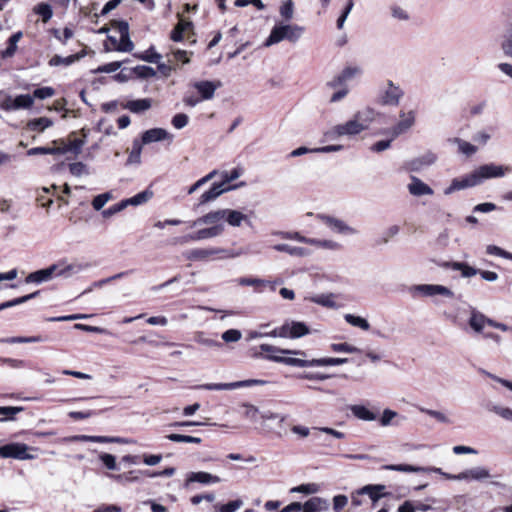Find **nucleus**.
<instances>
[{"mask_svg": "<svg viewBox=\"0 0 512 512\" xmlns=\"http://www.w3.org/2000/svg\"><path fill=\"white\" fill-rule=\"evenodd\" d=\"M168 137H169V133L163 128L149 129V130L143 132V134L141 136V140L135 139L133 141L132 155L134 153L139 154L143 144H150L153 142L165 140Z\"/></svg>", "mask_w": 512, "mask_h": 512, "instance_id": "9d476101", "label": "nucleus"}, {"mask_svg": "<svg viewBox=\"0 0 512 512\" xmlns=\"http://www.w3.org/2000/svg\"><path fill=\"white\" fill-rule=\"evenodd\" d=\"M23 410V407L0 406V415L5 416V420H13L14 416Z\"/></svg>", "mask_w": 512, "mask_h": 512, "instance_id": "bf43d9fd", "label": "nucleus"}, {"mask_svg": "<svg viewBox=\"0 0 512 512\" xmlns=\"http://www.w3.org/2000/svg\"><path fill=\"white\" fill-rule=\"evenodd\" d=\"M273 249L278 252H285L291 256L304 257L309 254V251L304 247L291 246L289 244H276Z\"/></svg>", "mask_w": 512, "mask_h": 512, "instance_id": "72a5a7b5", "label": "nucleus"}, {"mask_svg": "<svg viewBox=\"0 0 512 512\" xmlns=\"http://www.w3.org/2000/svg\"><path fill=\"white\" fill-rule=\"evenodd\" d=\"M360 73L359 68L357 67H346L342 70L340 74L334 77L331 81L327 83V85L331 88H337L340 86H344L346 82L352 79L355 75Z\"/></svg>", "mask_w": 512, "mask_h": 512, "instance_id": "6ab92c4d", "label": "nucleus"}, {"mask_svg": "<svg viewBox=\"0 0 512 512\" xmlns=\"http://www.w3.org/2000/svg\"><path fill=\"white\" fill-rule=\"evenodd\" d=\"M178 23L174 26L170 32V39L173 42H182L185 34L187 38H190V34L194 35V25L192 21L184 19L181 14H177Z\"/></svg>", "mask_w": 512, "mask_h": 512, "instance_id": "f8f14e48", "label": "nucleus"}, {"mask_svg": "<svg viewBox=\"0 0 512 512\" xmlns=\"http://www.w3.org/2000/svg\"><path fill=\"white\" fill-rule=\"evenodd\" d=\"M34 13L41 16L42 22L47 23L53 16L52 8L47 3H39L34 7Z\"/></svg>", "mask_w": 512, "mask_h": 512, "instance_id": "de8ad7c7", "label": "nucleus"}, {"mask_svg": "<svg viewBox=\"0 0 512 512\" xmlns=\"http://www.w3.org/2000/svg\"><path fill=\"white\" fill-rule=\"evenodd\" d=\"M108 40L113 44L115 50L120 52H131L134 48L129 33L122 34L119 41L112 36H109Z\"/></svg>", "mask_w": 512, "mask_h": 512, "instance_id": "473e14b6", "label": "nucleus"}, {"mask_svg": "<svg viewBox=\"0 0 512 512\" xmlns=\"http://www.w3.org/2000/svg\"><path fill=\"white\" fill-rule=\"evenodd\" d=\"M310 333L309 327L300 321H286L280 327H276L271 332H269V337H280V338H290L297 339L308 335Z\"/></svg>", "mask_w": 512, "mask_h": 512, "instance_id": "423d86ee", "label": "nucleus"}, {"mask_svg": "<svg viewBox=\"0 0 512 512\" xmlns=\"http://www.w3.org/2000/svg\"><path fill=\"white\" fill-rule=\"evenodd\" d=\"M219 84L220 83L215 84L212 81L204 80L194 83V88L201 95L202 100H209L213 98Z\"/></svg>", "mask_w": 512, "mask_h": 512, "instance_id": "b1692460", "label": "nucleus"}, {"mask_svg": "<svg viewBox=\"0 0 512 512\" xmlns=\"http://www.w3.org/2000/svg\"><path fill=\"white\" fill-rule=\"evenodd\" d=\"M69 171L72 175L77 177L89 173L88 168L84 162H70Z\"/></svg>", "mask_w": 512, "mask_h": 512, "instance_id": "052dcab7", "label": "nucleus"}, {"mask_svg": "<svg viewBox=\"0 0 512 512\" xmlns=\"http://www.w3.org/2000/svg\"><path fill=\"white\" fill-rule=\"evenodd\" d=\"M490 477V472L488 469L484 467H475L466 471L459 473V480H468L473 479L477 481H481Z\"/></svg>", "mask_w": 512, "mask_h": 512, "instance_id": "cd10ccee", "label": "nucleus"}, {"mask_svg": "<svg viewBox=\"0 0 512 512\" xmlns=\"http://www.w3.org/2000/svg\"><path fill=\"white\" fill-rule=\"evenodd\" d=\"M14 110L29 109L32 107L34 100L29 94L18 95L14 98Z\"/></svg>", "mask_w": 512, "mask_h": 512, "instance_id": "09e8293b", "label": "nucleus"}, {"mask_svg": "<svg viewBox=\"0 0 512 512\" xmlns=\"http://www.w3.org/2000/svg\"><path fill=\"white\" fill-rule=\"evenodd\" d=\"M341 149V146L329 145L319 148L308 149L307 147H299L290 152L289 157H298L308 152H330Z\"/></svg>", "mask_w": 512, "mask_h": 512, "instance_id": "4c0bfd02", "label": "nucleus"}, {"mask_svg": "<svg viewBox=\"0 0 512 512\" xmlns=\"http://www.w3.org/2000/svg\"><path fill=\"white\" fill-rule=\"evenodd\" d=\"M193 52H188L186 50L177 49L172 52V56L175 62L181 64H188L191 60V56Z\"/></svg>", "mask_w": 512, "mask_h": 512, "instance_id": "864d4df0", "label": "nucleus"}, {"mask_svg": "<svg viewBox=\"0 0 512 512\" xmlns=\"http://www.w3.org/2000/svg\"><path fill=\"white\" fill-rule=\"evenodd\" d=\"M221 481L220 477L216 475H212L208 472H191L188 474V477L186 479V485L192 482H198L202 484H209V483H219Z\"/></svg>", "mask_w": 512, "mask_h": 512, "instance_id": "a878e982", "label": "nucleus"}, {"mask_svg": "<svg viewBox=\"0 0 512 512\" xmlns=\"http://www.w3.org/2000/svg\"><path fill=\"white\" fill-rule=\"evenodd\" d=\"M267 381L260 379H248L231 383H206L197 386L198 389L203 390H233L242 387H251L255 385H264Z\"/></svg>", "mask_w": 512, "mask_h": 512, "instance_id": "1a4fd4ad", "label": "nucleus"}, {"mask_svg": "<svg viewBox=\"0 0 512 512\" xmlns=\"http://www.w3.org/2000/svg\"><path fill=\"white\" fill-rule=\"evenodd\" d=\"M53 266L57 267V270L55 271V276H60L64 278H70L73 275H76L91 267L89 263L73 262L70 264H66L64 261L55 263L53 264Z\"/></svg>", "mask_w": 512, "mask_h": 512, "instance_id": "ddd939ff", "label": "nucleus"}, {"mask_svg": "<svg viewBox=\"0 0 512 512\" xmlns=\"http://www.w3.org/2000/svg\"><path fill=\"white\" fill-rule=\"evenodd\" d=\"M304 28L298 25H275L265 41L266 46L279 43L283 40L296 42L303 34Z\"/></svg>", "mask_w": 512, "mask_h": 512, "instance_id": "39448f33", "label": "nucleus"}, {"mask_svg": "<svg viewBox=\"0 0 512 512\" xmlns=\"http://www.w3.org/2000/svg\"><path fill=\"white\" fill-rule=\"evenodd\" d=\"M242 333L237 329H228L222 334L223 341L229 342H237L241 339Z\"/></svg>", "mask_w": 512, "mask_h": 512, "instance_id": "338daca9", "label": "nucleus"}, {"mask_svg": "<svg viewBox=\"0 0 512 512\" xmlns=\"http://www.w3.org/2000/svg\"><path fill=\"white\" fill-rule=\"evenodd\" d=\"M23 38V32L17 31L13 33L6 41V48L0 51L1 59H9L14 57L18 50V42Z\"/></svg>", "mask_w": 512, "mask_h": 512, "instance_id": "a211bd4d", "label": "nucleus"}, {"mask_svg": "<svg viewBox=\"0 0 512 512\" xmlns=\"http://www.w3.org/2000/svg\"><path fill=\"white\" fill-rule=\"evenodd\" d=\"M350 410L355 417L364 421H374L377 418L376 414L364 405H353Z\"/></svg>", "mask_w": 512, "mask_h": 512, "instance_id": "e433bc0d", "label": "nucleus"}, {"mask_svg": "<svg viewBox=\"0 0 512 512\" xmlns=\"http://www.w3.org/2000/svg\"><path fill=\"white\" fill-rule=\"evenodd\" d=\"M487 316L482 312L478 311L476 308H471L470 317L468 320V324L476 333H482L484 327L486 326Z\"/></svg>", "mask_w": 512, "mask_h": 512, "instance_id": "4be33fe9", "label": "nucleus"}, {"mask_svg": "<svg viewBox=\"0 0 512 512\" xmlns=\"http://www.w3.org/2000/svg\"><path fill=\"white\" fill-rule=\"evenodd\" d=\"M344 319L350 325L358 327L364 331H367L370 329L369 322L363 317L356 316L354 314H345Z\"/></svg>", "mask_w": 512, "mask_h": 512, "instance_id": "c03bdc74", "label": "nucleus"}, {"mask_svg": "<svg viewBox=\"0 0 512 512\" xmlns=\"http://www.w3.org/2000/svg\"><path fill=\"white\" fill-rule=\"evenodd\" d=\"M408 190L410 194L414 196L433 194L432 188L416 177H412V182L408 185Z\"/></svg>", "mask_w": 512, "mask_h": 512, "instance_id": "7c9ffc66", "label": "nucleus"}, {"mask_svg": "<svg viewBox=\"0 0 512 512\" xmlns=\"http://www.w3.org/2000/svg\"><path fill=\"white\" fill-rule=\"evenodd\" d=\"M387 85L388 87L379 97L378 103L381 105L397 106L400 98L403 96V91L390 80Z\"/></svg>", "mask_w": 512, "mask_h": 512, "instance_id": "4468645a", "label": "nucleus"}, {"mask_svg": "<svg viewBox=\"0 0 512 512\" xmlns=\"http://www.w3.org/2000/svg\"><path fill=\"white\" fill-rule=\"evenodd\" d=\"M53 122L47 117H40L28 122V128L32 131L42 132L46 128L50 127Z\"/></svg>", "mask_w": 512, "mask_h": 512, "instance_id": "a18cd8bd", "label": "nucleus"}, {"mask_svg": "<svg viewBox=\"0 0 512 512\" xmlns=\"http://www.w3.org/2000/svg\"><path fill=\"white\" fill-rule=\"evenodd\" d=\"M400 117L401 120L393 127V136H398L402 133H405L414 125L415 114L413 111L402 113Z\"/></svg>", "mask_w": 512, "mask_h": 512, "instance_id": "5701e85b", "label": "nucleus"}, {"mask_svg": "<svg viewBox=\"0 0 512 512\" xmlns=\"http://www.w3.org/2000/svg\"><path fill=\"white\" fill-rule=\"evenodd\" d=\"M57 270L56 266L50 265L47 268L40 269L34 272L29 273L25 278V283L30 284H41L43 282H47L55 276V271Z\"/></svg>", "mask_w": 512, "mask_h": 512, "instance_id": "dca6fc26", "label": "nucleus"}, {"mask_svg": "<svg viewBox=\"0 0 512 512\" xmlns=\"http://www.w3.org/2000/svg\"><path fill=\"white\" fill-rule=\"evenodd\" d=\"M331 349L334 352H345V353H360L361 350L353 345H350L346 342L344 343H333L331 344Z\"/></svg>", "mask_w": 512, "mask_h": 512, "instance_id": "3c124183", "label": "nucleus"}, {"mask_svg": "<svg viewBox=\"0 0 512 512\" xmlns=\"http://www.w3.org/2000/svg\"><path fill=\"white\" fill-rule=\"evenodd\" d=\"M224 229V223H219L213 226L211 225L207 228L200 229L195 232L196 241L220 236L224 232Z\"/></svg>", "mask_w": 512, "mask_h": 512, "instance_id": "c85d7f7f", "label": "nucleus"}, {"mask_svg": "<svg viewBox=\"0 0 512 512\" xmlns=\"http://www.w3.org/2000/svg\"><path fill=\"white\" fill-rule=\"evenodd\" d=\"M243 505L240 499L229 501L228 503L219 507V512H235Z\"/></svg>", "mask_w": 512, "mask_h": 512, "instance_id": "774afa93", "label": "nucleus"}, {"mask_svg": "<svg viewBox=\"0 0 512 512\" xmlns=\"http://www.w3.org/2000/svg\"><path fill=\"white\" fill-rule=\"evenodd\" d=\"M239 176H240V171L237 168L233 169L230 173L224 172L222 174V180L220 182L213 183L212 186L210 187V189L205 191L200 196L198 203L195 204V206H194V210L199 209L201 206H203L206 203L214 201L216 198H218L224 192L231 190L233 188L232 186L225 187V185L230 183L231 181L237 179Z\"/></svg>", "mask_w": 512, "mask_h": 512, "instance_id": "20e7f679", "label": "nucleus"}, {"mask_svg": "<svg viewBox=\"0 0 512 512\" xmlns=\"http://www.w3.org/2000/svg\"><path fill=\"white\" fill-rule=\"evenodd\" d=\"M152 106V100L150 98H143L137 100L127 101L126 104L123 105L124 109L129 110L132 113H142Z\"/></svg>", "mask_w": 512, "mask_h": 512, "instance_id": "c756f323", "label": "nucleus"}, {"mask_svg": "<svg viewBox=\"0 0 512 512\" xmlns=\"http://www.w3.org/2000/svg\"><path fill=\"white\" fill-rule=\"evenodd\" d=\"M221 250L218 249H204L196 248L190 250L186 254V258L189 260H204L212 255L218 254Z\"/></svg>", "mask_w": 512, "mask_h": 512, "instance_id": "f704fd0d", "label": "nucleus"}, {"mask_svg": "<svg viewBox=\"0 0 512 512\" xmlns=\"http://www.w3.org/2000/svg\"><path fill=\"white\" fill-rule=\"evenodd\" d=\"M399 233V227L397 225L390 226L384 233L383 236L376 241L377 245L388 243L389 239Z\"/></svg>", "mask_w": 512, "mask_h": 512, "instance_id": "69168bd1", "label": "nucleus"}, {"mask_svg": "<svg viewBox=\"0 0 512 512\" xmlns=\"http://www.w3.org/2000/svg\"><path fill=\"white\" fill-rule=\"evenodd\" d=\"M47 339L41 335L23 337V336H15V337H7L0 338V343L7 344H18V343H36V342H45Z\"/></svg>", "mask_w": 512, "mask_h": 512, "instance_id": "c9c22d12", "label": "nucleus"}, {"mask_svg": "<svg viewBox=\"0 0 512 512\" xmlns=\"http://www.w3.org/2000/svg\"><path fill=\"white\" fill-rule=\"evenodd\" d=\"M440 266L461 272L464 278H470L478 274L479 269L470 266L466 262H444Z\"/></svg>", "mask_w": 512, "mask_h": 512, "instance_id": "aec40b11", "label": "nucleus"}, {"mask_svg": "<svg viewBox=\"0 0 512 512\" xmlns=\"http://www.w3.org/2000/svg\"><path fill=\"white\" fill-rule=\"evenodd\" d=\"M412 292H416L425 297L442 295L447 298H453L454 292L446 286L439 284H418L411 287Z\"/></svg>", "mask_w": 512, "mask_h": 512, "instance_id": "9b49d317", "label": "nucleus"}, {"mask_svg": "<svg viewBox=\"0 0 512 512\" xmlns=\"http://www.w3.org/2000/svg\"><path fill=\"white\" fill-rule=\"evenodd\" d=\"M313 430L317 431V433H315V438L317 440H321L320 439V436L318 433H326L328 435H331L337 439H343L345 437V434L343 432H340L338 430H335L333 428H330V427H314Z\"/></svg>", "mask_w": 512, "mask_h": 512, "instance_id": "5fc2aeb1", "label": "nucleus"}, {"mask_svg": "<svg viewBox=\"0 0 512 512\" xmlns=\"http://www.w3.org/2000/svg\"><path fill=\"white\" fill-rule=\"evenodd\" d=\"M259 349L260 352H255L253 357L263 358L272 362H275V359H280L282 355H298L302 357L306 356V352L303 350L282 349L270 344H261Z\"/></svg>", "mask_w": 512, "mask_h": 512, "instance_id": "0eeeda50", "label": "nucleus"}, {"mask_svg": "<svg viewBox=\"0 0 512 512\" xmlns=\"http://www.w3.org/2000/svg\"><path fill=\"white\" fill-rule=\"evenodd\" d=\"M238 284L241 286H253L260 287L265 286L268 282L259 278L253 277H241L237 280Z\"/></svg>", "mask_w": 512, "mask_h": 512, "instance_id": "13d9d810", "label": "nucleus"}, {"mask_svg": "<svg viewBox=\"0 0 512 512\" xmlns=\"http://www.w3.org/2000/svg\"><path fill=\"white\" fill-rule=\"evenodd\" d=\"M225 221V209L213 210L193 221L192 227L200 225H216Z\"/></svg>", "mask_w": 512, "mask_h": 512, "instance_id": "f3484780", "label": "nucleus"}, {"mask_svg": "<svg viewBox=\"0 0 512 512\" xmlns=\"http://www.w3.org/2000/svg\"><path fill=\"white\" fill-rule=\"evenodd\" d=\"M29 447L24 443L12 442L0 447V457L18 460H31L35 456L27 453Z\"/></svg>", "mask_w": 512, "mask_h": 512, "instance_id": "6e6552de", "label": "nucleus"}, {"mask_svg": "<svg viewBox=\"0 0 512 512\" xmlns=\"http://www.w3.org/2000/svg\"><path fill=\"white\" fill-rule=\"evenodd\" d=\"M511 172L512 169L509 166L485 164L475 169L470 174L460 178H454L450 186L444 190V194L449 195L458 190L475 187L482 184L487 179L500 178Z\"/></svg>", "mask_w": 512, "mask_h": 512, "instance_id": "f257e3e1", "label": "nucleus"}, {"mask_svg": "<svg viewBox=\"0 0 512 512\" xmlns=\"http://www.w3.org/2000/svg\"><path fill=\"white\" fill-rule=\"evenodd\" d=\"M375 115V111L371 108L358 111L354 115L353 119L347 121L344 124L334 126L330 131L327 132L326 135L330 138L358 135L362 131L369 128L370 124L375 119Z\"/></svg>", "mask_w": 512, "mask_h": 512, "instance_id": "7ed1b4c3", "label": "nucleus"}, {"mask_svg": "<svg viewBox=\"0 0 512 512\" xmlns=\"http://www.w3.org/2000/svg\"><path fill=\"white\" fill-rule=\"evenodd\" d=\"M111 194L109 192L99 194L96 197H94L92 201V206L96 211L101 210L104 205L111 199Z\"/></svg>", "mask_w": 512, "mask_h": 512, "instance_id": "680f3d73", "label": "nucleus"}, {"mask_svg": "<svg viewBox=\"0 0 512 512\" xmlns=\"http://www.w3.org/2000/svg\"><path fill=\"white\" fill-rule=\"evenodd\" d=\"M39 294H40V291L38 290L33 293L0 303V311L23 304V303H26L27 301L36 298Z\"/></svg>", "mask_w": 512, "mask_h": 512, "instance_id": "58836bf2", "label": "nucleus"}, {"mask_svg": "<svg viewBox=\"0 0 512 512\" xmlns=\"http://www.w3.org/2000/svg\"><path fill=\"white\" fill-rule=\"evenodd\" d=\"M275 362L293 367H312L311 360H305L295 357L281 356L280 359H275Z\"/></svg>", "mask_w": 512, "mask_h": 512, "instance_id": "79ce46f5", "label": "nucleus"}, {"mask_svg": "<svg viewBox=\"0 0 512 512\" xmlns=\"http://www.w3.org/2000/svg\"><path fill=\"white\" fill-rule=\"evenodd\" d=\"M195 340H196L197 343H199L201 345H204V346H207V347H218V348H220V347L223 346V344L220 341L208 338L202 332H200V333H198L196 335Z\"/></svg>", "mask_w": 512, "mask_h": 512, "instance_id": "4d7b16f0", "label": "nucleus"}, {"mask_svg": "<svg viewBox=\"0 0 512 512\" xmlns=\"http://www.w3.org/2000/svg\"><path fill=\"white\" fill-rule=\"evenodd\" d=\"M134 56L137 59L149 63H158L162 58L161 54L155 51V47L153 45H151L147 50L143 52L134 54Z\"/></svg>", "mask_w": 512, "mask_h": 512, "instance_id": "ea45409f", "label": "nucleus"}, {"mask_svg": "<svg viewBox=\"0 0 512 512\" xmlns=\"http://www.w3.org/2000/svg\"><path fill=\"white\" fill-rule=\"evenodd\" d=\"M85 55H86L85 50H81L80 52L69 55L67 57H61L60 55L56 54L53 57H51L48 64L51 67H56V66H60V65L69 66V65L75 63L76 61L80 60L81 58H83Z\"/></svg>", "mask_w": 512, "mask_h": 512, "instance_id": "393cba45", "label": "nucleus"}, {"mask_svg": "<svg viewBox=\"0 0 512 512\" xmlns=\"http://www.w3.org/2000/svg\"><path fill=\"white\" fill-rule=\"evenodd\" d=\"M303 512H321L329 508V502L321 497H312L302 504Z\"/></svg>", "mask_w": 512, "mask_h": 512, "instance_id": "bb28decb", "label": "nucleus"}, {"mask_svg": "<svg viewBox=\"0 0 512 512\" xmlns=\"http://www.w3.org/2000/svg\"><path fill=\"white\" fill-rule=\"evenodd\" d=\"M87 133L84 129L80 131H73L65 138L54 140L51 147H41L31 149L29 154L40 152L43 154H59L65 155L66 160L76 158L82 151L83 145L86 142Z\"/></svg>", "mask_w": 512, "mask_h": 512, "instance_id": "f03ea898", "label": "nucleus"}, {"mask_svg": "<svg viewBox=\"0 0 512 512\" xmlns=\"http://www.w3.org/2000/svg\"><path fill=\"white\" fill-rule=\"evenodd\" d=\"M152 196H153V192L149 189H146V190L134 195L131 198L124 199V202L127 207L129 205L138 206L143 203H146L148 200H150L152 198Z\"/></svg>", "mask_w": 512, "mask_h": 512, "instance_id": "a19ab883", "label": "nucleus"}, {"mask_svg": "<svg viewBox=\"0 0 512 512\" xmlns=\"http://www.w3.org/2000/svg\"><path fill=\"white\" fill-rule=\"evenodd\" d=\"M55 94H56V91L53 87L45 86V87H40V88L35 89L33 91L32 97H33V99L37 98V99L43 100V99L52 97Z\"/></svg>", "mask_w": 512, "mask_h": 512, "instance_id": "603ef678", "label": "nucleus"}, {"mask_svg": "<svg viewBox=\"0 0 512 512\" xmlns=\"http://www.w3.org/2000/svg\"><path fill=\"white\" fill-rule=\"evenodd\" d=\"M382 469L398 472H420L425 470L424 467H418L409 464H388L384 465Z\"/></svg>", "mask_w": 512, "mask_h": 512, "instance_id": "49530a36", "label": "nucleus"}, {"mask_svg": "<svg viewBox=\"0 0 512 512\" xmlns=\"http://www.w3.org/2000/svg\"><path fill=\"white\" fill-rule=\"evenodd\" d=\"M318 217L322 220L323 223H325L328 227L337 233L345 235H355L358 233L357 229L347 225L344 221L338 218L328 215H319Z\"/></svg>", "mask_w": 512, "mask_h": 512, "instance_id": "2eb2a0df", "label": "nucleus"}, {"mask_svg": "<svg viewBox=\"0 0 512 512\" xmlns=\"http://www.w3.org/2000/svg\"><path fill=\"white\" fill-rule=\"evenodd\" d=\"M242 407L245 409L243 414L246 418L250 419L253 422H256L258 420V415L261 413L259 412V409L256 406L249 403H244L242 404Z\"/></svg>", "mask_w": 512, "mask_h": 512, "instance_id": "e2e57ef3", "label": "nucleus"}, {"mask_svg": "<svg viewBox=\"0 0 512 512\" xmlns=\"http://www.w3.org/2000/svg\"><path fill=\"white\" fill-rule=\"evenodd\" d=\"M225 221L232 227H239L243 221L251 225V221L245 214L232 209H225Z\"/></svg>", "mask_w": 512, "mask_h": 512, "instance_id": "2f4dec72", "label": "nucleus"}, {"mask_svg": "<svg viewBox=\"0 0 512 512\" xmlns=\"http://www.w3.org/2000/svg\"><path fill=\"white\" fill-rule=\"evenodd\" d=\"M134 73L140 78H152L156 76V71L146 65H138L133 69Z\"/></svg>", "mask_w": 512, "mask_h": 512, "instance_id": "6e6d98bb", "label": "nucleus"}, {"mask_svg": "<svg viewBox=\"0 0 512 512\" xmlns=\"http://www.w3.org/2000/svg\"><path fill=\"white\" fill-rule=\"evenodd\" d=\"M166 438L172 442H185V443H195V444H200L202 442V439L199 437L177 434V433L168 434V435H166Z\"/></svg>", "mask_w": 512, "mask_h": 512, "instance_id": "8fccbe9b", "label": "nucleus"}, {"mask_svg": "<svg viewBox=\"0 0 512 512\" xmlns=\"http://www.w3.org/2000/svg\"><path fill=\"white\" fill-rule=\"evenodd\" d=\"M385 489L381 484H368L357 490L358 495H368L373 502V505L386 494L381 493Z\"/></svg>", "mask_w": 512, "mask_h": 512, "instance_id": "412c9836", "label": "nucleus"}, {"mask_svg": "<svg viewBox=\"0 0 512 512\" xmlns=\"http://www.w3.org/2000/svg\"><path fill=\"white\" fill-rule=\"evenodd\" d=\"M99 459L105 465V467L109 470H117L116 458L114 455L109 453H101L99 455Z\"/></svg>", "mask_w": 512, "mask_h": 512, "instance_id": "0e129e2a", "label": "nucleus"}, {"mask_svg": "<svg viewBox=\"0 0 512 512\" xmlns=\"http://www.w3.org/2000/svg\"><path fill=\"white\" fill-rule=\"evenodd\" d=\"M312 367H321V366H336L347 363L349 361L348 358H320V359H312Z\"/></svg>", "mask_w": 512, "mask_h": 512, "instance_id": "37998d69", "label": "nucleus"}]
</instances>
